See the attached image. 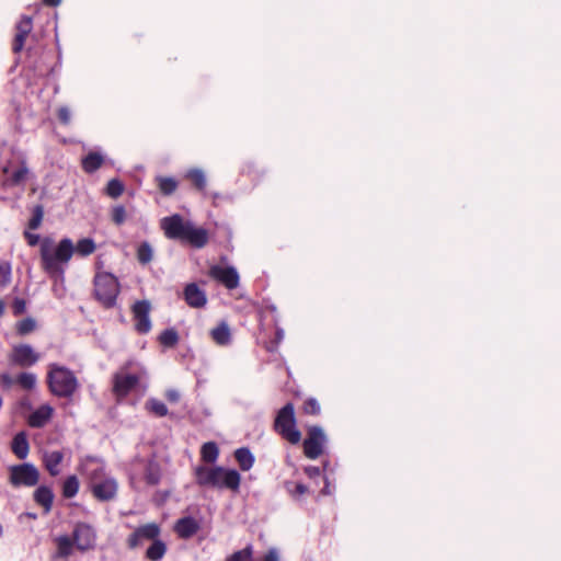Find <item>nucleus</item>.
I'll return each instance as SVG.
<instances>
[{"label":"nucleus","instance_id":"25","mask_svg":"<svg viewBox=\"0 0 561 561\" xmlns=\"http://www.w3.org/2000/svg\"><path fill=\"white\" fill-rule=\"evenodd\" d=\"M234 456L242 470L247 471L252 468L254 463V457L249 449H237Z\"/></svg>","mask_w":561,"mask_h":561},{"label":"nucleus","instance_id":"42","mask_svg":"<svg viewBox=\"0 0 561 561\" xmlns=\"http://www.w3.org/2000/svg\"><path fill=\"white\" fill-rule=\"evenodd\" d=\"M16 382L23 388V389H26V390H30L33 388V386L35 385V379H34V376L32 374H27V373H24V374H21L18 379H16Z\"/></svg>","mask_w":561,"mask_h":561},{"label":"nucleus","instance_id":"53","mask_svg":"<svg viewBox=\"0 0 561 561\" xmlns=\"http://www.w3.org/2000/svg\"><path fill=\"white\" fill-rule=\"evenodd\" d=\"M305 471L310 478H316L320 476V469L318 467H308L305 469Z\"/></svg>","mask_w":561,"mask_h":561},{"label":"nucleus","instance_id":"19","mask_svg":"<svg viewBox=\"0 0 561 561\" xmlns=\"http://www.w3.org/2000/svg\"><path fill=\"white\" fill-rule=\"evenodd\" d=\"M33 22L32 18L23 19L19 25H18V34L15 36L13 50L20 51L24 45V39L27 36V34L32 31Z\"/></svg>","mask_w":561,"mask_h":561},{"label":"nucleus","instance_id":"6","mask_svg":"<svg viewBox=\"0 0 561 561\" xmlns=\"http://www.w3.org/2000/svg\"><path fill=\"white\" fill-rule=\"evenodd\" d=\"M94 293L96 299L105 307L114 305L119 293L117 279L108 273L98 274L94 280Z\"/></svg>","mask_w":561,"mask_h":561},{"label":"nucleus","instance_id":"37","mask_svg":"<svg viewBox=\"0 0 561 561\" xmlns=\"http://www.w3.org/2000/svg\"><path fill=\"white\" fill-rule=\"evenodd\" d=\"M137 257L140 263L147 264L152 260V248L149 243L144 242L139 245L137 251Z\"/></svg>","mask_w":561,"mask_h":561},{"label":"nucleus","instance_id":"54","mask_svg":"<svg viewBox=\"0 0 561 561\" xmlns=\"http://www.w3.org/2000/svg\"><path fill=\"white\" fill-rule=\"evenodd\" d=\"M26 171L24 169H21L12 174L13 181L15 183H19L21 180L24 179Z\"/></svg>","mask_w":561,"mask_h":561},{"label":"nucleus","instance_id":"47","mask_svg":"<svg viewBox=\"0 0 561 561\" xmlns=\"http://www.w3.org/2000/svg\"><path fill=\"white\" fill-rule=\"evenodd\" d=\"M140 535H138V530L136 529L128 538V545L130 548H136L141 541Z\"/></svg>","mask_w":561,"mask_h":561},{"label":"nucleus","instance_id":"41","mask_svg":"<svg viewBox=\"0 0 561 561\" xmlns=\"http://www.w3.org/2000/svg\"><path fill=\"white\" fill-rule=\"evenodd\" d=\"M34 327H35L34 321L32 319L27 318V319L20 321L16 324V332L20 335H25V334L31 333L33 331Z\"/></svg>","mask_w":561,"mask_h":561},{"label":"nucleus","instance_id":"24","mask_svg":"<svg viewBox=\"0 0 561 561\" xmlns=\"http://www.w3.org/2000/svg\"><path fill=\"white\" fill-rule=\"evenodd\" d=\"M103 163V157L100 153L91 152L82 160V168L85 172H94Z\"/></svg>","mask_w":561,"mask_h":561},{"label":"nucleus","instance_id":"3","mask_svg":"<svg viewBox=\"0 0 561 561\" xmlns=\"http://www.w3.org/2000/svg\"><path fill=\"white\" fill-rule=\"evenodd\" d=\"M47 379L50 391L60 398H70L79 389V380L73 371L57 364L49 366Z\"/></svg>","mask_w":561,"mask_h":561},{"label":"nucleus","instance_id":"20","mask_svg":"<svg viewBox=\"0 0 561 561\" xmlns=\"http://www.w3.org/2000/svg\"><path fill=\"white\" fill-rule=\"evenodd\" d=\"M210 335L218 345H228L231 342V330L225 321L214 328Z\"/></svg>","mask_w":561,"mask_h":561},{"label":"nucleus","instance_id":"49","mask_svg":"<svg viewBox=\"0 0 561 561\" xmlns=\"http://www.w3.org/2000/svg\"><path fill=\"white\" fill-rule=\"evenodd\" d=\"M165 396H167V399L172 402V403H175L180 400V392L175 389H170L165 392Z\"/></svg>","mask_w":561,"mask_h":561},{"label":"nucleus","instance_id":"58","mask_svg":"<svg viewBox=\"0 0 561 561\" xmlns=\"http://www.w3.org/2000/svg\"><path fill=\"white\" fill-rule=\"evenodd\" d=\"M4 312V302L0 299V317L3 314Z\"/></svg>","mask_w":561,"mask_h":561},{"label":"nucleus","instance_id":"57","mask_svg":"<svg viewBox=\"0 0 561 561\" xmlns=\"http://www.w3.org/2000/svg\"><path fill=\"white\" fill-rule=\"evenodd\" d=\"M42 216H43V211L39 208H37V215H36L37 225L39 224Z\"/></svg>","mask_w":561,"mask_h":561},{"label":"nucleus","instance_id":"8","mask_svg":"<svg viewBox=\"0 0 561 561\" xmlns=\"http://www.w3.org/2000/svg\"><path fill=\"white\" fill-rule=\"evenodd\" d=\"M98 534L95 528L88 523H77L72 531V540L80 551L92 550L96 546Z\"/></svg>","mask_w":561,"mask_h":561},{"label":"nucleus","instance_id":"39","mask_svg":"<svg viewBox=\"0 0 561 561\" xmlns=\"http://www.w3.org/2000/svg\"><path fill=\"white\" fill-rule=\"evenodd\" d=\"M227 561H253L252 546L234 552Z\"/></svg>","mask_w":561,"mask_h":561},{"label":"nucleus","instance_id":"2","mask_svg":"<svg viewBox=\"0 0 561 561\" xmlns=\"http://www.w3.org/2000/svg\"><path fill=\"white\" fill-rule=\"evenodd\" d=\"M195 477L197 483L202 486L228 489L233 492L239 491L241 482V477L237 470L224 467H196Z\"/></svg>","mask_w":561,"mask_h":561},{"label":"nucleus","instance_id":"12","mask_svg":"<svg viewBox=\"0 0 561 561\" xmlns=\"http://www.w3.org/2000/svg\"><path fill=\"white\" fill-rule=\"evenodd\" d=\"M10 362L20 367L32 366L35 362V353L31 345L19 344L13 346L10 354Z\"/></svg>","mask_w":561,"mask_h":561},{"label":"nucleus","instance_id":"9","mask_svg":"<svg viewBox=\"0 0 561 561\" xmlns=\"http://www.w3.org/2000/svg\"><path fill=\"white\" fill-rule=\"evenodd\" d=\"M325 444V435L322 428L318 426L310 427L308 431V437L304 442L305 455L310 459L318 458Z\"/></svg>","mask_w":561,"mask_h":561},{"label":"nucleus","instance_id":"55","mask_svg":"<svg viewBox=\"0 0 561 561\" xmlns=\"http://www.w3.org/2000/svg\"><path fill=\"white\" fill-rule=\"evenodd\" d=\"M27 422L30 426H35V413L32 412L27 415Z\"/></svg>","mask_w":561,"mask_h":561},{"label":"nucleus","instance_id":"38","mask_svg":"<svg viewBox=\"0 0 561 561\" xmlns=\"http://www.w3.org/2000/svg\"><path fill=\"white\" fill-rule=\"evenodd\" d=\"M124 192V185L121 181L113 179L107 183L106 193L112 198H117Z\"/></svg>","mask_w":561,"mask_h":561},{"label":"nucleus","instance_id":"43","mask_svg":"<svg viewBox=\"0 0 561 561\" xmlns=\"http://www.w3.org/2000/svg\"><path fill=\"white\" fill-rule=\"evenodd\" d=\"M11 268L7 263L0 264V286H4L10 280Z\"/></svg>","mask_w":561,"mask_h":561},{"label":"nucleus","instance_id":"46","mask_svg":"<svg viewBox=\"0 0 561 561\" xmlns=\"http://www.w3.org/2000/svg\"><path fill=\"white\" fill-rule=\"evenodd\" d=\"M12 308L15 314H21L25 311V301L23 299L16 298L12 305Z\"/></svg>","mask_w":561,"mask_h":561},{"label":"nucleus","instance_id":"15","mask_svg":"<svg viewBox=\"0 0 561 561\" xmlns=\"http://www.w3.org/2000/svg\"><path fill=\"white\" fill-rule=\"evenodd\" d=\"M182 241H186L195 248H203L208 242V232L206 229L190 222Z\"/></svg>","mask_w":561,"mask_h":561},{"label":"nucleus","instance_id":"44","mask_svg":"<svg viewBox=\"0 0 561 561\" xmlns=\"http://www.w3.org/2000/svg\"><path fill=\"white\" fill-rule=\"evenodd\" d=\"M304 411L308 414H318L320 412V404L316 399H309L305 402Z\"/></svg>","mask_w":561,"mask_h":561},{"label":"nucleus","instance_id":"34","mask_svg":"<svg viewBox=\"0 0 561 561\" xmlns=\"http://www.w3.org/2000/svg\"><path fill=\"white\" fill-rule=\"evenodd\" d=\"M79 491V481L77 477H68L64 483L62 493L66 497H73Z\"/></svg>","mask_w":561,"mask_h":561},{"label":"nucleus","instance_id":"1","mask_svg":"<svg viewBox=\"0 0 561 561\" xmlns=\"http://www.w3.org/2000/svg\"><path fill=\"white\" fill-rule=\"evenodd\" d=\"M73 253V244L70 239H62L58 244L45 239L41 244L43 268L53 277L64 273L65 265Z\"/></svg>","mask_w":561,"mask_h":561},{"label":"nucleus","instance_id":"52","mask_svg":"<svg viewBox=\"0 0 561 561\" xmlns=\"http://www.w3.org/2000/svg\"><path fill=\"white\" fill-rule=\"evenodd\" d=\"M264 561H279L277 551L275 549H271L265 556Z\"/></svg>","mask_w":561,"mask_h":561},{"label":"nucleus","instance_id":"35","mask_svg":"<svg viewBox=\"0 0 561 561\" xmlns=\"http://www.w3.org/2000/svg\"><path fill=\"white\" fill-rule=\"evenodd\" d=\"M141 539H156L160 533L158 525L151 523L137 528Z\"/></svg>","mask_w":561,"mask_h":561},{"label":"nucleus","instance_id":"33","mask_svg":"<svg viewBox=\"0 0 561 561\" xmlns=\"http://www.w3.org/2000/svg\"><path fill=\"white\" fill-rule=\"evenodd\" d=\"M54 409L49 404H42L37 408V426H43L50 421Z\"/></svg>","mask_w":561,"mask_h":561},{"label":"nucleus","instance_id":"11","mask_svg":"<svg viewBox=\"0 0 561 561\" xmlns=\"http://www.w3.org/2000/svg\"><path fill=\"white\" fill-rule=\"evenodd\" d=\"M10 480L15 486H32L35 484V469L28 463L12 467Z\"/></svg>","mask_w":561,"mask_h":561},{"label":"nucleus","instance_id":"30","mask_svg":"<svg viewBox=\"0 0 561 561\" xmlns=\"http://www.w3.org/2000/svg\"><path fill=\"white\" fill-rule=\"evenodd\" d=\"M165 553V545L160 540H154L152 545L147 549L146 556L150 560H159Z\"/></svg>","mask_w":561,"mask_h":561},{"label":"nucleus","instance_id":"17","mask_svg":"<svg viewBox=\"0 0 561 561\" xmlns=\"http://www.w3.org/2000/svg\"><path fill=\"white\" fill-rule=\"evenodd\" d=\"M199 529V523L193 517H183L175 523L174 530L181 538H190Z\"/></svg>","mask_w":561,"mask_h":561},{"label":"nucleus","instance_id":"45","mask_svg":"<svg viewBox=\"0 0 561 561\" xmlns=\"http://www.w3.org/2000/svg\"><path fill=\"white\" fill-rule=\"evenodd\" d=\"M34 229H35V215L32 218H30L28 228L25 230V237H26L30 245L35 244V234L33 233Z\"/></svg>","mask_w":561,"mask_h":561},{"label":"nucleus","instance_id":"14","mask_svg":"<svg viewBox=\"0 0 561 561\" xmlns=\"http://www.w3.org/2000/svg\"><path fill=\"white\" fill-rule=\"evenodd\" d=\"M149 311H150V304L148 301H138L134 306L136 329L140 333H147L151 329Z\"/></svg>","mask_w":561,"mask_h":561},{"label":"nucleus","instance_id":"32","mask_svg":"<svg viewBox=\"0 0 561 561\" xmlns=\"http://www.w3.org/2000/svg\"><path fill=\"white\" fill-rule=\"evenodd\" d=\"M146 407L149 410V412L157 416L161 417L168 414L167 405L157 399H149L146 403Z\"/></svg>","mask_w":561,"mask_h":561},{"label":"nucleus","instance_id":"18","mask_svg":"<svg viewBox=\"0 0 561 561\" xmlns=\"http://www.w3.org/2000/svg\"><path fill=\"white\" fill-rule=\"evenodd\" d=\"M64 458V455L59 450L45 451L43 461L46 469L51 476H57L60 472L59 465Z\"/></svg>","mask_w":561,"mask_h":561},{"label":"nucleus","instance_id":"36","mask_svg":"<svg viewBox=\"0 0 561 561\" xmlns=\"http://www.w3.org/2000/svg\"><path fill=\"white\" fill-rule=\"evenodd\" d=\"M179 336L175 330L169 329L163 331L160 336L159 341L162 345L172 347L178 343Z\"/></svg>","mask_w":561,"mask_h":561},{"label":"nucleus","instance_id":"16","mask_svg":"<svg viewBox=\"0 0 561 561\" xmlns=\"http://www.w3.org/2000/svg\"><path fill=\"white\" fill-rule=\"evenodd\" d=\"M184 299L192 308H203L207 304L205 291L194 283L186 285L184 289Z\"/></svg>","mask_w":561,"mask_h":561},{"label":"nucleus","instance_id":"26","mask_svg":"<svg viewBox=\"0 0 561 561\" xmlns=\"http://www.w3.org/2000/svg\"><path fill=\"white\" fill-rule=\"evenodd\" d=\"M219 455L218 446L214 442L205 443L201 449L202 459L206 462H216Z\"/></svg>","mask_w":561,"mask_h":561},{"label":"nucleus","instance_id":"7","mask_svg":"<svg viewBox=\"0 0 561 561\" xmlns=\"http://www.w3.org/2000/svg\"><path fill=\"white\" fill-rule=\"evenodd\" d=\"M90 480L92 492L96 499L108 501L116 495L117 482L113 478L104 477L102 467L90 473Z\"/></svg>","mask_w":561,"mask_h":561},{"label":"nucleus","instance_id":"22","mask_svg":"<svg viewBox=\"0 0 561 561\" xmlns=\"http://www.w3.org/2000/svg\"><path fill=\"white\" fill-rule=\"evenodd\" d=\"M13 453L21 459L25 458L28 454V444L24 433L15 435L12 442Z\"/></svg>","mask_w":561,"mask_h":561},{"label":"nucleus","instance_id":"31","mask_svg":"<svg viewBox=\"0 0 561 561\" xmlns=\"http://www.w3.org/2000/svg\"><path fill=\"white\" fill-rule=\"evenodd\" d=\"M186 178H188L196 188L203 191L206 186V176L205 173L199 169L190 170L186 173Z\"/></svg>","mask_w":561,"mask_h":561},{"label":"nucleus","instance_id":"23","mask_svg":"<svg viewBox=\"0 0 561 561\" xmlns=\"http://www.w3.org/2000/svg\"><path fill=\"white\" fill-rule=\"evenodd\" d=\"M160 192L164 195L173 194L178 188V181L171 176H157L156 178Z\"/></svg>","mask_w":561,"mask_h":561},{"label":"nucleus","instance_id":"21","mask_svg":"<svg viewBox=\"0 0 561 561\" xmlns=\"http://www.w3.org/2000/svg\"><path fill=\"white\" fill-rule=\"evenodd\" d=\"M145 479L149 485H157L161 479V468L156 461H149L146 466Z\"/></svg>","mask_w":561,"mask_h":561},{"label":"nucleus","instance_id":"40","mask_svg":"<svg viewBox=\"0 0 561 561\" xmlns=\"http://www.w3.org/2000/svg\"><path fill=\"white\" fill-rule=\"evenodd\" d=\"M127 219V211L124 206L116 205L112 209V220L115 225L121 226L123 225Z\"/></svg>","mask_w":561,"mask_h":561},{"label":"nucleus","instance_id":"51","mask_svg":"<svg viewBox=\"0 0 561 561\" xmlns=\"http://www.w3.org/2000/svg\"><path fill=\"white\" fill-rule=\"evenodd\" d=\"M0 382H1L2 387L9 388L13 383V379L11 378V376L9 374L4 373V374L0 375Z\"/></svg>","mask_w":561,"mask_h":561},{"label":"nucleus","instance_id":"56","mask_svg":"<svg viewBox=\"0 0 561 561\" xmlns=\"http://www.w3.org/2000/svg\"><path fill=\"white\" fill-rule=\"evenodd\" d=\"M44 2L48 5L56 7L61 2V0H44Z\"/></svg>","mask_w":561,"mask_h":561},{"label":"nucleus","instance_id":"59","mask_svg":"<svg viewBox=\"0 0 561 561\" xmlns=\"http://www.w3.org/2000/svg\"><path fill=\"white\" fill-rule=\"evenodd\" d=\"M3 533V529H2V526L0 525V536L2 535Z\"/></svg>","mask_w":561,"mask_h":561},{"label":"nucleus","instance_id":"29","mask_svg":"<svg viewBox=\"0 0 561 561\" xmlns=\"http://www.w3.org/2000/svg\"><path fill=\"white\" fill-rule=\"evenodd\" d=\"M54 495L50 490L46 488L37 489V503L42 504L45 508V513H48L51 508Z\"/></svg>","mask_w":561,"mask_h":561},{"label":"nucleus","instance_id":"48","mask_svg":"<svg viewBox=\"0 0 561 561\" xmlns=\"http://www.w3.org/2000/svg\"><path fill=\"white\" fill-rule=\"evenodd\" d=\"M306 492H307V488L301 483H297L295 485V489L291 491V494L295 497L299 499V497L304 496L306 494Z\"/></svg>","mask_w":561,"mask_h":561},{"label":"nucleus","instance_id":"28","mask_svg":"<svg viewBox=\"0 0 561 561\" xmlns=\"http://www.w3.org/2000/svg\"><path fill=\"white\" fill-rule=\"evenodd\" d=\"M96 247L92 239L84 238L77 242V245L73 247V252L76 251L78 254L82 256H87L92 254L95 251Z\"/></svg>","mask_w":561,"mask_h":561},{"label":"nucleus","instance_id":"5","mask_svg":"<svg viewBox=\"0 0 561 561\" xmlns=\"http://www.w3.org/2000/svg\"><path fill=\"white\" fill-rule=\"evenodd\" d=\"M275 431L291 444H298L301 434L296 426L295 410L291 403H287L279 410L274 423Z\"/></svg>","mask_w":561,"mask_h":561},{"label":"nucleus","instance_id":"27","mask_svg":"<svg viewBox=\"0 0 561 561\" xmlns=\"http://www.w3.org/2000/svg\"><path fill=\"white\" fill-rule=\"evenodd\" d=\"M57 553L61 557H68L72 553L73 540L62 535L56 538Z\"/></svg>","mask_w":561,"mask_h":561},{"label":"nucleus","instance_id":"4","mask_svg":"<svg viewBox=\"0 0 561 561\" xmlns=\"http://www.w3.org/2000/svg\"><path fill=\"white\" fill-rule=\"evenodd\" d=\"M131 365L133 362L126 363L113 376V392L118 398L126 397L147 376V371L144 367H139V369L135 373L130 371Z\"/></svg>","mask_w":561,"mask_h":561},{"label":"nucleus","instance_id":"13","mask_svg":"<svg viewBox=\"0 0 561 561\" xmlns=\"http://www.w3.org/2000/svg\"><path fill=\"white\" fill-rule=\"evenodd\" d=\"M209 274L227 288L232 289L239 285V275L233 267L213 266Z\"/></svg>","mask_w":561,"mask_h":561},{"label":"nucleus","instance_id":"10","mask_svg":"<svg viewBox=\"0 0 561 561\" xmlns=\"http://www.w3.org/2000/svg\"><path fill=\"white\" fill-rule=\"evenodd\" d=\"M190 222L191 221L184 220L182 216L175 214L162 218L160 220V227L167 238L182 240Z\"/></svg>","mask_w":561,"mask_h":561},{"label":"nucleus","instance_id":"50","mask_svg":"<svg viewBox=\"0 0 561 561\" xmlns=\"http://www.w3.org/2000/svg\"><path fill=\"white\" fill-rule=\"evenodd\" d=\"M59 118L64 124H68L70 122V111L67 107H61L59 110Z\"/></svg>","mask_w":561,"mask_h":561}]
</instances>
